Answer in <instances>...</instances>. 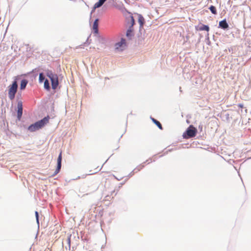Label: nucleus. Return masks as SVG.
<instances>
[{"label":"nucleus","instance_id":"nucleus-3","mask_svg":"<svg viewBox=\"0 0 251 251\" xmlns=\"http://www.w3.org/2000/svg\"><path fill=\"white\" fill-rule=\"evenodd\" d=\"M18 85L16 81H14L12 85H9L8 89V96L11 100L15 98V94L17 91Z\"/></svg>","mask_w":251,"mask_h":251},{"label":"nucleus","instance_id":"nucleus-14","mask_svg":"<svg viewBox=\"0 0 251 251\" xmlns=\"http://www.w3.org/2000/svg\"><path fill=\"white\" fill-rule=\"evenodd\" d=\"M27 81L26 79H23L21 81V85H20V89L21 90H24L25 89L27 84Z\"/></svg>","mask_w":251,"mask_h":251},{"label":"nucleus","instance_id":"nucleus-8","mask_svg":"<svg viewBox=\"0 0 251 251\" xmlns=\"http://www.w3.org/2000/svg\"><path fill=\"white\" fill-rule=\"evenodd\" d=\"M219 27H221L223 29H227L228 27V25L227 23L226 20H224L219 22Z\"/></svg>","mask_w":251,"mask_h":251},{"label":"nucleus","instance_id":"nucleus-12","mask_svg":"<svg viewBox=\"0 0 251 251\" xmlns=\"http://www.w3.org/2000/svg\"><path fill=\"white\" fill-rule=\"evenodd\" d=\"M106 0H99V1L94 4V9H95L101 6Z\"/></svg>","mask_w":251,"mask_h":251},{"label":"nucleus","instance_id":"nucleus-9","mask_svg":"<svg viewBox=\"0 0 251 251\" xmlns=\"http://www.w3.org/2000/svg\"><path fill=\"white\" fill-rule=\"evenodd\" d=\"M98 22L99 19H97L95 20L93 25V29L94 30V32L96 34H98L99 32L98 29Z\"/></svg>","mask_w":251,"mask_h":251},{"label":"nucleus","instance_id":"nucleus-10","mask_svg":"<svg viewBox=\"0 0 251 251\" xmlns=\"http://www.w3.org/2000/svg\"><path fill=\"white\" fill-rule=\"evenodd\" d=\"M197 29L200 31L206 30L208 31L209 30V27L208 25H201L198 26Z\"/></svg>","mask_w":251,"mask_h":251},{"label":"nucleus","instance_id":"nucleus-11","mask_svg":"<svg viewBox=\"0 0 251 251\" xmlns=\"http://www.w3.org/2000/svg\"><path fill=\"white\" fill-rule=\"evenodd\" d=\"M126 21L128 22V25L129 26L132 27L135 24L133 17H128V18L126 19Z\"/></svg>","mask_w":251,"mask_h":251},{"label":"nucleus","instance_id":"nucleus-16","mask_svg":"<svg viewBox=\"0 0 251 251\" xmlns=\"http://www.w3.org/2000/svg\"><path fill=\"white\" fill-rule=\"evenodd\" d=\"M152 121L158 127V128L162 130L163 129L162 126L159 121H158L157 120H155L154 118L152 119Z\"/></svg>","mask_w":251,"mask_h":251},{"label":"nucleus","instance_id":"nucleus-21","mask_svg":"<svg viewBox=\"0 0 251 251\" xmlns=\"http://www.w3.org/2000/svg\"><path fill=\"white\" fill-rule=\"evenodd\" d=\"M238 107H240V108H243V104H241V103L239 104L238 105Z\"/></svg>","mask_w":251,"mask_h":251},{"label":"nucleus","instance_id":"nucleus-7","mask_svg":"<svg viewBox=\"0 0 251 251\" xmlns=\"http://www.w3.org/2000/svg\"><path fill=\"white\" fill-rule=\"evenodd\" d=\"M17 117L20 120L23 114V104L22 101H19L17 104Z\"/></svg>","mask_w":251,"mask_h":251},{"label":"nucleus","instance_id":"nucleus-6","mask_svg":"<svg viewBox=\"0 0 251 251\" xmlns=\"http://www.w3.org/2000/svg\"><path fill=\"white\" fill-rule=\"evenodd\" d=\"M61 161H62V152L61 151L57 158V166L54 174L51 176H55L60 171L61 167Z\"/></svg>","mask_w":251,"mask_h":251},{"label":"nucleus","instance_id":"nucleus-13","mask_svg":"<svg viewBox=\"0 0 251 251\" xmlns=\"http://www.w3.org/2000/svg\"><path fill=\"white\" fill-rule=\"evenodd\" d=\"M133 35V29L132 27H129L126 31V36L130 38Z\"/></svg>","mask_w":251,"mask_h":251},{"label":"nucleus","instance_id":"nucleus-4","mask_svg":"<svg viewBox=\"0 0 251 251\" xmlns=\"http://www.w3.org/2000/svg\"><path fill=\"white\" fill-rule=\"evenodd\" d=\"M197 129L193 126H190L183 135L184 138L187 139L195 137L197 133Z\"/></svg>","mask_w":251,"mask_h":251},{"label":"nucleus","instance_id":"nucleus-19","mask_svg":"<svg viewBox=\"0 0 251 251\" xmlns=\"http://www.w3.org/2000/svg\"><path fill=\"white\" fill-rule=\"evenodd\" d=\"M45 79V77L44 76V75L43 73H40L39 74V81L40 83L43 82V81Z\"/></svg>","mask_w":251,"mask_h":251},{"label":"nucleus","instance_id":"nucleus-18","mask_svg":"<svg viewBox=\"0 0 251 251\" xmlns=\"http://www.w3.org/2000/svg\"><path fill=\"white\" fill-rule=\"evenodd\" d=\"M209 9L213 14H217V10L216 7L214 6L211 5L209 7Z\"/></svg>","mask_w":251,"mask_h":251},{"label":"nucleus","instance_id":"nucleus-20","mask_svg":"<svg viewBox=\"0 0 251 251\" xmlns=\"http://www.w3.org/2000/svg\"><path fill=\"white\" fill-rule=\"evenodd\" d=\"M35 215H36V218L37 221L38 222V217H39V215H38V212H37V211L35 212Z\"/></svg>","mask_w":251,"mask_h":251},{"label":"nucleus","instance_id":"nucleus-1","mask_svg":"<svg viewBox=\"0 0 251 251\" xmlns=\"http://www.w3.org/2000/svg\"><path fill=\"white\" fill-rule=\"evenodd\" d=\"M49 117L47 116L45 117L42 120L39 121L34 124L30 125L28 129L31 131L33 132L37 130H38L43 127L45 125L49 123Z\"/></svg>","mask_w":251,"mask_h":251},{"label":"nucleus","instance_id":"nucleus-22","mask_svg":"<svg viewBox=\"0 0 251 251\" xmlns=\"http://www.w3.org/2000/svg\"><path fill=\"white\" fill-rule=\"evenodd\" d=\"M68 244L69 245V246H70V242H71V239L70 237L68 238Z\"/></svg>","mask_w":251,"mask_h":251},{"label":"nucleus","instance_id":"nucleus-17","mask_svg":"<svg viewBox=\"0 0 251 251\" xmlns=\"http://www.w3.org/2000/svg\"><path fill=\"white\" fill-rule=\"evenodd\" d=\"M138 22L140 24V26H143L145 22L144 17H139Z\"/></svg>","mask_w":251,"mask_h":251},{"label":"nucleus","instance_id":"nucleus-5","mask_svg":"<svg viewBox=\"0 0 251 251\" xmlns=\"http://www.w3.org/2000/svg\"><path fill=\"white\" fill-rule=\"evenodd\" d=\"M126 46V40L122 38L120 42L115 44V49L118 50H123L125 49Z\"/></svg>","mask_w":251,"mask_h":251},{"label":"nucleus","instance_id":"nucleus-15","mask_svg":"<svg viewBox=\"0 0 251 251\" xmlns=\"http://www.w3.org/2000/svg\"><path fill=\"white\" fill-rule=\"evenodd\" d=\"M44 87L46 90H47V91H50V88L49 82L48 79H46L45 80L44 84Z\"/></svg>","mask_w":251,"mask_h":251},{"label":"nucleus","instance_id":"nucleus-2","mask_svg":"<svg viewBox=\"0 0 251 251\" xmlns=\"http://www.w3.org/2000/svg\"><path fill=\"white\" fill-rule=\"evenodd\" d=\"M47 76L50 79L52 88L55 90L59 84L58 77L56 74H53L51 71L47 73Z\"/></svg>","mask_w":251,"mask_h":251},{"label":"nucleus","instance_id":"nucleus-23","mask_svg":"<svg viewBox=\"0 0 251 251\" xmlns=\"http://www.w3.org/2000/svg\"><path fill=\"white\" fill-rule=\"evenodd\" d=\"M100 168H99V167H97V170L98 171L100 170Z\"/></svg>","mask_w":251,"mask_h":251}]
</instances>
